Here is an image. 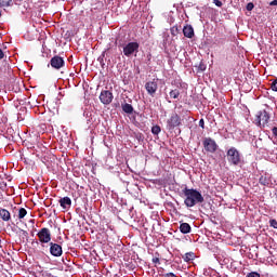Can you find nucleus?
<instances>
[{
  "label": "nucleus",
  "instance_id": "1",
  "mask_svg": "<svg viewBox=\"0 0 277 277\" xmlns=\"http://www.w3.org/2000/svg\"><path fill=\"white\" fill-rule=\"evenodd\" d=\"M183 195L185 196L184 205L188 209L196 207V205H202L205 202V197L198 189L188 188L187 186L182 189Z\"/></svg>",
  "mask_w": 277,
  "mask_h": 277
},
{
  "label": "nucleus",
  "instance_id": "2",
  "mask_svg": "<svg viewBox=\"0 0 277 277\" xmlns=\"http://www.w3.org/2000/svg\"><path fill=\"white\" fill-rule=\"evenodd\" d=\"M226 157L229 166H241L242 163L241 153L236 147H230L226 153Z\"/></svg>",
  "mask_w": 277,
  "mask_h": 277
},
{
  "label": "nucleus",
  "instance_id": "3",
  "mask_svg": "<svg viewBox=\"0 0 277 277\" xmlns=\"http://www.w3.org/2000/svg\"><path fill=\"white\" fill-rule=\"evenodd\" d=\"M137 53H140V43L137 41H131L123 47V55L126 57L137 55Z\"/></svg>",
  "mask_w": 277,
  "mask_h": 277
},
{
  "label": "nucleus",
  "instance_id": "4",
  "mask_svg": "<svg viewBox=\"0 0 277 277\" xmlns=\"http://www.w3.org/2000/svg\"><path fill=\"white\" fill-rule=\"evenodd\" d=\"M269 113L267 110H260L255 116V124L258 127H265L269 122Z\"/></svg>",
  "mask_w": 277,
  "mask_h": 277
},
{
  "label": "nucleus",
  "instance_id": "5",
  "mask_svg": "<svg viewBox=\"0 0 277 277\" xmlns=\"http://www.w3.org/2000/svg\"><path fill=\"white\" fill-rule=\"evenodd\" d=\"M176 127H181V117L179 114L174 113L171 117L167 120V129L169 131H173Z\"/></svg>",
  "mask_w": 277,
  "mask_h": 277
},
{
  "label": "nucleus",
  "instance_id": "6",
  "mask_svg": "<svg viewBox=\"0 0 277 277\" xmlns=\"http://www.w3.org/2000/svg\"><path fill=\"white\" fill-rule=\"evenodd\" d=\"M203 148L206 153H211L213 155V153L217 150L219 146L215 140L211 137H206L203 140Z\"/></svg>",
  "mask_w": 277,
  "mask_h": 277
},
{
  "label": "nucleus",
  "instance_id": "7",
  "mask_svg": "<svg viewBox=\"0 0 277 277\" xmlns=\"http://www.w3.org/2000/svg\"><path fill=\"white\" fill-rule=\"evenodd\" d=\"M37 237H39L40 243H50L51 242V230L47 227L41 228Z\"/></svg>",
  "mask_w": 277,
  "mask_h": 277
},
{
  "label": "nucleus",
  "instance_id": "8",
  "mask_svg": "<svg viewBox=\"0 0 277 277\" xmlns=\"http://www.w3.org/2000/svg\"><path fill=\"white\" fill-rule=\"evenodd\" d=\"M159 89V85L157 84V81H148L145 83V90L149 96H155L157 94V90Z\"/></svg>",
  "mask_w": 277,
  "mask_h": 277
},
{
  "label": "nucleus",
  "instance_id": "9",
  "mask_svg": "<svg viewBox=\"0 0 277 277\" xmlns=\"http://www.w3.org/2000/svg\"><path fill=\"white\" fill-rule=\"evenodd\" d=\"M64 58L61 56L55 55L54 57L51 58L50 65L52 68H55V70H60V68H64L65 66Z\"/></svg>",
  "mask_w": 277,
  "mask_h": 277
},
{
  "label": "nucleus",
  "instance_id": "10",
  "mask_svg": "<svg viewBox=\"0 0 277 277\" xmlns=\"http://www.w3.org/2000/svg\"><path fill=\"white\" fill-rule=\"evenodd\" d=\"M100 101L103 105H109L114 101V93L110 91H102L100 94Z\"/></svg>",
  "mask_w": 277,
  "mask_h": 277
},
{
  "label": "nucleus",
  "instance_id": "11",
  "mask_svg": "<svg viewBox=\"0 0 277 277\" xmlns=\"http://www.w3.org/2000/svg\"><path fill=\"white\" fill-rule=\"evenodd\" d=\"M50 253L52 254V256H62V246L55 242H50Z\"/></svg>",
  "mask_w": 277,
  "mask_h": 277
},
{
  "label": "nucleus",
  "instance_id": "12",
  "mask_svg": "<svg viewBox=\"0 0 277 277\" xmlns=\"http://www.w3.org/2000/svg\"><path fill=\"white\" fill-rule=\"evenodd\" d=\"M58 202L62 209H70V207L72 206V200L70 199V197H63L60 199Z\"/></svg>",
  "mask_w": 277,
  "mask_h": 277
},
{
  "label": "nucleus",
  "instance_id": "13",
  "mask_svg": "<svg viewBox=\"0 0 277 277\" xmlns=\"http://www.w3.org/2000/svg\"><path fill=\"white\" fill-rule=\"evenodd\" d=\"M183 35L185 36V38H194V27L192 25L184 26Z\"/></svg>",
  "mask_w": 277,
  "mask_h": 277
},
{
  "label": "nucleus",
  "instance_id": "14",
  "mask_svg": "<svg viewBox=\"0 0 277 277\" xmlns=\"http://www.w3.org/2000/svg\"><path fill=\"white\" fill-rule=\"evenodd\" d=\"M0 217L3 222H10V220H12V214H10V211H8L6 209L1 208Z\"/></svg>",
  "mask_w": 277,
  "mask_h": 277
},
{
  "label": "nucleus",
  "instance_id": "15",
  "mask_svg": "<svg viewBox=\"0 0 277 277\" xmlns=\"http://www.w3.org/2000/svg\"><path fill=\"white\" fill-rule=\"evenodd\" d=\"M180 233H182L183 235L192 233V225H189V223H181Z\"/></svg>",
  "mask_w": 277,
  "mask_h": 277
},
{
  "label": "nucleus",
  "instance_id": "16",
  "mask_svg": "<svg viewBox=\"0 0 277 277\" xmlns=\"http://www.w3.org/2000/svg\"><path fill=\"white\" fill-rule=\"evenodd\" d=\"M185 263H189V261H194L196 259V254L194 252H187L182 256Z\"/></svg>",
  "mask_w": 277,
  "mask_h": 277
},
{
  "label": "nucleus",
  "instance_id": "17",
  "mask_svg": "<svg viewBox=\"0 0 277 277\" xmlns=\"http://www.w3.org/2000/svg\"><path fill=\"white\" fill-rule=\"evenodd\" d=\"M122 111H124V114H133V105L131 104H122L121 105Z\"/></svg>",
  "mask_w": 277,
  "mask_h": 277
},
{
  "label": "nucleus",
  "instance_id": "18",
  "mask_svg": "<svg viewBox=\"0 0 277 277\" xmlns=\"http://www.w3.org/2000/svg\"><path fill=\"white\" fill-rule=\"evenodd\" d=\"M169 96L170 98H179V96H181V91H179V89L171 90Z\"/></svg>",
  "mask_w": 277,
  "mask_h": 277
},
{
  "label": "nucleus",
  "instance_id": "19",
  "mask_svg": "<svg viewBox=\"0 0 277 277\" xmlns=\"http://www.w3.org/2000/svg\"><path fill=\"white\" fill-rule=\"evenodd\" d=\"M260 185H264V187H267L269 185V180L267 176L262 175L259 180Z\"/></svg>",
  "mask_w": 277,
  "mask_h": 277
},
{
  "label": "nucleus",
  "instance_id": "20",
  "mask_svg": "<svg viewBox=\"0 0 277 277\" xmlns=\"http://www.w3.org/2000/svg\"><path fill=\"white\" fill-rule=\"evenodd\" d=\"M151 133H153V135H159V133H161V127H159V126H154V127L151 128Z\"/></svg>",
  "mask_w": 277,
  "mask_h": 277
},
{
  "label": "nucleus",
  "instance_id": "21",
  "mask_svg": "<svg viewBox=\"0 0 277 277\" xmlns=\"http://www.w3.org/2000/svg\"><path fill=\"white\" fill-rule=\"evenodd\" d=\"M12 0H0V8H10Z\"/></svg>",
  "mask_w": 277,
  "mask_h": 277
},
{
  "label": "nucleus",
  "instance_id": "22",
  "mask_svg": "<svg viewBox=\"0 0 277 277\" xmlns=\"http://www.w3.org/2000/svg\"><path fill=\"white\" fill-rule=\"evenodd\" d=\"M25 215H27V210L25 208H21L18 210V217H19V220H23L25 217Z\"/></svg>",
  "mask_w": 277,
  "mask_h": 277
},
{
  "label": "nucleus",
  "instance_id": "23",
  "mask_svg": "<svg viewBox=\"0 0 277 277\" xmlns=\"http://www.w3.org/2000/svg\"><path fill=\"white\" fill-rule=\"evenodd\" d=\"M105 52L102 53V55L97 58V61L100 62L101 66H105Z\"/></svg>",
  "mask_w": 277,
  "mask_h": 277
},
{
  "label": "nucleus",
  "instance_id": "24",
  "mask_svg": "<svg viewBox=\"0 0 277 277\" xmlns=\"http://www.w3.org/2000/svg\"><path fill=\"white\" fill-rule=\"evenodd\" d=\"M271 88L273 92H277V79L272 82Z\"/></svg>",
  "mask_w": 277,
  "mask_h": 277
},
{
  "label": "nucleus",
  "instance_id": "25",
  "mask_svg": "<svg viewBox=\"0 0 277 277\" xmlns=\"http://www.w3.org/2000/svg\"><path fill=\"white\" fill-rule=\"evenodd\" d=\"M247 277H261V274L256 273V272H251L247 274Z\"/></svg>",
  "mask_w": 277,
  "mask_h": 277
},
{
  "label": "nucleus",
  "instance_id": "26",
  "mask_svg": "<svg viewBox=\"0 0 277 277\" xmlns=\"http://www.w3.org/2000/svg\"><path fill=\"white\" fill-rule=\"evenodd\" d=\"M247 10H248V12H252V11L254 10V3L249 2V3L247 4Z\"/></svg>",
  "mask_w": 277,
  "mask_h": 277
},
{
  "label": "nucleus",
  "instance_id": "27",
  "mask_svg": "<svg viewBox=\"0 0 277 277\" xmlns=\"http://www.w3.org/2000/svg\"><path fill=\"white\" fill-rule=\"evenodd\" d=\"M269 225L272 226V228H277V221H276V219H272L269 221Z\"/></svg>",
  "mask_w": 277,
  "mask_h": 277
},
{
  "label": "nucleus",
  "instance_id": "28",
  "mask_svg": "<svg viewBox=\"0 0 277 277\" xmlns=\"http://www.w3.org/2000/svg\"><path fill=\"white\" fill-rule=\"evenodd\" d=\"M171 34L172 36H176V34H179V27L171 28Z\"/></svg>",
  "mask_w": 277,
  "mask_h": 277
},
{
  "label": "nucleus",
  "instance_id": "29",
  "mask_svg": "<svg viewBox=\"0 0 277 277\" xmlns=\"http://www.w3.org/2000/svg\"><path fill=\"white\" fill-rule=\"evenodd\" d=\"M213 3L216 5V8H222V1L213 0Z\"/></svg>",
  "mask_w": 277,
  "mask_h": 277
},
{
  "label": "nucleus",
  "instance_id": "30",
  "mask_svg": "<svg viewBox=\"0 0 277 277\" xmlns=\"http://www.w3.org/2000/svg\"><path fill=\"white\" fill-rule=\"evenodd\" d=\"M199 70H201V72H203V70H207V66H205V64H199Z\"/></svg>",
  "mask_w": 277,
  "mask_h": 277
},
{
  "label": "nucleus",
  "instance_id": "31",
  "mask_svg": "<svg viewBox=\"0 0 277 277\" xmlns=\"http://www.w3.org/2000/svg\"><path fill=\"white\" fill-rule=\"evenodd\" d=\"M199 127H200L201 129H205V119H200V120H199Z\"/></svg>",
  "mask_w": 277,
  "mask_h": 277
},
{
  "label": "nucleus",
  "instance_id": "32",
  "mask_svg": "<svg viewBox=\"0 0 277 277\" xmlns=\"http://www.w3.org/2000/svg\"><path fill=\"white\" fill-rule=\"evenodd\" d=\"M164 277H176L174 273H167L164 274Z\"/></svg>",
  "mask_w": 277,
  "mask_h": 277
},
{
  "label": "nucleus",
  "instance_id": "33",
  "mask_svg": "<svg viewBox=\"0 0 277 277\" xmlns=\"http://www.w3.org/2000/svg\"><path fill=\"white\" fill-rule=\"evenodd\" d=\"M5 57V54L3 53V50L0 49V60H3Z\"/></svg>",
  "mask_w": 277,
  "mask_h": 277
},
{
  "label": "nucleus",
  "instance_id": "34",
  "mask_svg": "<svg viewBox=\"0 0 277 277\" xmlns=\"http://www.w3.org/2000/svg\"><path fill=\"white\" fill-rule=\"evenodd\" d=\"M269 5L274 6V5H277V0H273L269 2Z\"/></svg>",
  "mask_w": 277,
  "mask_h": 277
},
{
  "label": "nucleus",
  "instance_id": "35",
  "mask_svg": "<svg viewBox=\"0 0 277 277\" xmlns=\"http://www.w3.org/2000/svg\"><path fill=\"white\" fill-rule=\"evenodd\" d=\"M151 261H153V263H160V262H159V258H153Z\"/></svg>",
  "mask_w": 277,
  "mask_h": 277
},
{
  "label": "nucleus",
  "instance_id": "36",
  "mask_svg": "<svg viewBox=\"0 0 277 277\" xmlns=\"http://www.w3.org/2000/svg\"><path fill=\"white\" fill-rule=\"evenodd\" d=\"M22 233H23V235L25 236V237H27L29 234L27 233V230H24V229H22Z\"/></svg>",
  "mask_w": 277,
  "mask_h": 277
},
{
  "label": "nucleus",
  "instance_id": "37",
  "mask_svg": "<svg viewBox=\"0 0 277 277\" xmlns=\"http://www.w3.org/2000/svg\"><path fill=\"white\" fill-rule=\"evenodd\" d=\"M0 243H1V238H0Z\"/></svg>",
  "mask_w": 277,
  "mask_h": 277
}]
</instances>
